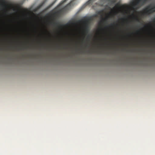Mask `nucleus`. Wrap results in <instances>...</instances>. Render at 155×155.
Segmentation results:
<instances>
[{
  "label": "nucleus",
  "mask_w": 155,
  "mask_h": 155,
  "mask_svg": "<svg viewBox=\"0 0 155 155\" xmlns=\"http://www.w3.org/2000/svg\"><path fill=\"white\" fill-rule=\"evenodd\" d=\"M136 20L138 21H139V20L138 18H136Z\"/></svg>",
  "instance_id": "9b49d317"
},
{
  "label": "nucleus",
  "mask_w": 155,
  "mask_h": 155,
  "mask_svg": "<svg viewBox=\"0 0 155 155\" xmlns=\"http://www.w3.org/2000/svg\"><path fill=\"white\" fill-rule=\"evenodd\" d=\"M108 18V17L107 16L104 18H102V19L101 20V22H100V24L101 23V22H103L106 21Z\"/></svg>",
  "instance_id": "39448f33"
},
{
  "label": "nucleus",
  "mask_w": 155,
  "mask_h": 155,
  "mask_svg": "<svg viewBox=\"0 0 155 155\" xmlns=\"http://www.w3.org/2000/svg\"><path fill=\"white\" fill-rule=\"evenodd\" d=\"M66 1H63V2L59 4L57 7H55L52 11V15L54 17H56L64 13L70 9L71 7L72 4L74 1H71L70 3L67 4L63 8H61L62 4Z\"/></svg>",
  "instance_id": "f257e3e1"
},
{
  "label": "nucleus",
  "mask_w": 155,
  "mask_h": 155,
  "mask_svg": "<svg viewBox=\"0 0 155 155\" xmlns=\"http://www.w3.org/2000/svg\"><path fill=\"white\" fill-rule=\"evenodd\" d=\"M91 1H87L86 3L85 4H84V6H85L87 5H89L91 2Z\"/></svg>",
  "instance_id": "423d86ee"
},
{
  "label": "nucleus",
  "mask_w": 155,
  "mask_h": 155,
  "mask_svg": "<svg viewBox=\"0 0 155 155\" xmlns=\"http://www.w3.org/2000/svg\"><path fill=\"white\" fill-rule=\"evenodd\" d=\"M121 19H122V20H124V18H122Z\"/></svg>",
  "instance_id": "2eb2a0df"
},
{
  "label": "nucleus",
  "mask_w": 155,
  "mask_h": 155,
  "mask_svg": "<svg viewBox=\"0 0 155 155\" xmlns=\"http://www.w3.org/2000/svg\"><path fill=\"white\" fill-rule=\"evenodd\" d=\"M114 25V23L113 24H111L110 25V26H113Z\"/></svg>",
  "instance_id": "0eeeda50"
},
{
  "label": "nucleus",
  "mask_w": 155,
  "mask_h": 155,
  "mask_svg": "<svg viewBox=\"0 0 155 155\" xmlns=\"http://www.w3.org/2000/svg\"><path fill=\"white\" fill-rule=\"evenodd\" d=\"M138 1V2H139L140 1H140V0H139V1ZM144 1V2H145V1Z\"/></svg>",
  "instance_id": "9d476101"
},
{
  "label": "nucleus",
  "mask_w": 155,
  "mask_h": 155,
  "mask_svg": "<svg viewBox=\"0 0 155 155\" xmlns=\"http://www.w3.org/2000/svg\"><path fill=\"white\" fill-rule=\"evenodd\" d=\"M13 11H15L16 10V9L15 8V7L14 6H13Z\"/></svg>",
  "instance_id": "6e6552de"
},
{
  "label": "nucleus",
  "mask_w": 155,
  "mask_h": 155,
  "mask_svg": "<svg viewBox=\"0 0 155 155\" xmlns=\"http://www.w3.org/2000/svg\"><path fill=\"white\" fill-rule=\"evenodd\" d=\"M41 6V5H40V6H39L38 8H39Z\"/></svg>",
  "instance_id": "f8f14e48"
},
{
  "label": "nucleus",
  "mask_w": 155,
  "mask_h": 155,
  "mask_svg": "<svg viewBox=\"0 0 155 155\" xmlns=\"http://www.w3.org/2000/svg\"><path fill=\"white\" fill-rule=\"evenodd\" d=\"M89 37H90V35H88L87 36V39H89Z\"/></svg>",
  "instance_id": "1a4fd4ad"
},
{
  "label": "nucleus",
  "mask_w": 155,
  "mask_h": 155,
  "mask_svg": "<svg viewBox=\"0 0 155 155\" xmlns=\"http://www.w3.org/2000/svg\"><path fill=\"white\" fill-rule=\"evenodd\" d=\"M91 20V19L90 17H84L82 19L79 20L78 22L79 23H83L84 24L85 28V31L86 33H87L88 31V25L90 23V22Z\"/></svg>",
  "instance_id": "f03ea898"
},
{
  "label": "nucleus",
  "mask_w": 155,
  "mask_h": 155,
  "mask_svg": "<svg viewBox=\"0 0 155 155\" xmlns=\"http://www.w3.org/2000/svg\"><path fill=\"white\" fill-rule=\"evenodd\" d=\"M144 27H146V25H144Z\"/></svg>",
  "instance_id": "ddd939ff"
},
{
  "label": "nucleus",
  "mask_w": 155,
  "mask_h": 155,
  "mask_svg": "<svg viewBox=\"0 0 155 155\" xmlns=\"http://www.w3.org/2000/svg\"><path fill=\"white\" fill-rule=\"evenodd\" d=\"M116 1L114 0V1Z\"/></svg>",
  "instance_id": "4468645a"
},
{
  "label": "nucleus",
  "mask_w": 155,
  "mask_h": 155,
  "mask_svg": "<svg viewBox=\"0 0 155 155\" xmlns=\"http://www.w3.org/2000/svg\"><path fill=\"white\" fill-rule=\"evenodd\" d=\"M155 12V5L150 4L148 6L144 9L143 14L149 15Z\"/></svg>",
  "instance_id": "7ed1b4c3"
},
{
  "label": "nucleus",
  "mask_w": 155,
  "mask_h": 155,
  "mask_svg": "<svg viewBox=\"0 0 155 155\" xmlns=\"http://www.w3.org/2000/svg\"><path fill=\"white\" fill-rule=\"evenodd\" d=\"M51 23L54 26H58V25H59V27L62 26V25L60 24L58 22L55 21H53L51 22Z\"/></svg>",
  "instance_id": "20e7f679"
}]
</instances>
